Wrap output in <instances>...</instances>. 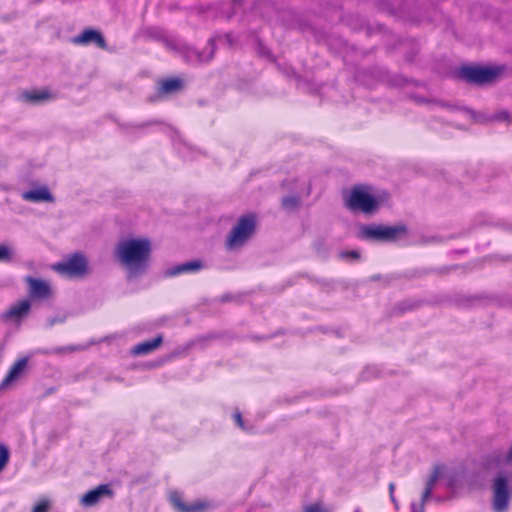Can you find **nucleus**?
Returning a JSON list of instances; mask_svg holds the SVG:
<instances>
[{
	"label": "nucleus",
	"mask_w": 512,
	"mask_h": 512,
	"mask_svg": "<svg viewBox=\"0 0 512 512\" xmlns=\"http://www.w3.org/2000/svg\"><path fill=\"white\" fill-rule=\"evenodd\" d=\"M26 281L29 284V293L32 298L44 299L50 295V286L46 282L33 277H28Z\"/></svg>",
	"instance_id": "dca6fc26"
},
{
	"label": "nucleus",
	"mask_w": 512,
	"mask_h": 512,
	"mask_svg": "<svg viewBox=\"0 0 512 512\" xmlns=\"http://www.w3.org/2000/svg\"><path fill=\"white\" fill-rule=\"evenodd\" d=\"M233 419L235 421V424L240 427L242 430H247V427L245 426L244 420L242 418V415L239 411H236L233 414Z\"/></svg>",
	"instance_id": "c756f323"
},
{
	"label": "nucleus",
	"mask_w": 512,
	"mask_h": 512,
	"mask_svg": "<svg viewBox=\"0 0 512 512\" xmlns=\"http://www.w3.org/2000/svg\"><path fill=\"white\" fill-rule=\"evenodd\" d=\"M150 253L151 242L147 238L123 239L117 244L115 250L116 257L127 270L129 278L144 273Z\"/></svg>",
	"instance_id": "f257e3e1"
},
{
	"label": "nucleus",
	"mask_w": 512,
	"mask_h": 512,
	"mask_svg": "<svg viewBox=\"0 0 512 512\" xmlns=\"http://www.w3.org/2000/svg\"><path fill=\"white\" fill-rule=\"evenodd\" d=\"M417 100H418L419 102H424V99H422V98H419V99H417Z\"/></svg>",
	"instance_id": "a19ab883"
},
{
	"label": "nucleus",
	"mask_w": 512,
	"mask_h": 512,
	"mask_svg": "<svg viewBox=\"0 0 512 512\" xmlns=\"http://www.w3.org/2000/svg\"><path fill=\"white\" fill-rule=\"evenodd\" d=\"M10 452L6 445L0 444V472L5 468L9 461Z\"/></svg>",
	"instance_id": "b1692460"
},
{
	"label": "nucleus",
	"mask_w": 512,
	"mask_h": 512,
	"mask_svg": "<svg viewBox=\"0 0 512 512\" xmlns=\"http://www.w3.org/2000/svg\"><path fill=\"white\" fill-rule=\"evenodd\" d=\"M344 202L349 211L367 217L375 215L381 207V201L360 186H354L349 194L344 196Z\"/></svg>",
	"instance_id": "20e7f679"
},
{
	"label": "nucleus",
	"mask_w": 512,
	"mask_h": 512,
	"mask_svg": "<svg viewBox=\"0 0 512 512\" xmlns=\"http://www.w3.org/2000/svg\"><path fill=\"white\" fill-rule=\"evenodd\" d=\"M301 204V198L298 195H287L281 199V206L288 212L296 211Z\"/></svg>",
	"instance_id": "4be33fe9"
},
{
	"label": "nucleus",
	"mask_w": 512,
	"mask_h": 512,
	"mask_svg": "<svg viewBox=\"0 0 512 512\" xmlns=\"http://www.w3.org/2000/svg\"><path fill=\"white\" fill-rule=\"evenodd\" d=\"M163 341L162 336H157L153 339L143 341L137 345H135L131 352L134 356H141L150 354L152 351L157 349Z\"/></svg>",
	"instance_id": "a211bd4d"
},
{
	"label": "nucleus",
	"mask_w": 512,
	"mask_h": 512,
	"mask_svg": "<svg viewBox=\"0 0 512 512\" xmlns=\"http://www.w3.org/2000/svg\"><path fill=\"white\" fill-rule=\"evenodd\" d=\"M390 2V0H387ZM405 0H391V4L394 8H400Z\"/></svg>",
	"instance_id": "e433bc0d"
},
{
	"label": "nucleus",
	"mask_w": 512,
	"mask_h": 512,
	"mask_svg": "<svg viewBox=\"0 0 512 512\" xmlns=\"http://www.w3.org/2000/svg\"><path fill=\"white\" fill-rule=\"evenodd\" d=\"M24 100L30 103H41L52 98L47 90L26 91L22 94Z\"/></svg>",
	"instance_id": "aec40b11"
},
{
	"label": "nucleus",
	"mask_w": 512,
	"mask_h": 512,
	"mask_svg": "<svg viewBox=\"0 0 512 512\" xmlns=\"http://www.w3.org/2000/svg\"><path fill=\"white\" fill-rule=\"evenodd\" d=\"M510 118H511V116L507 111L499 112L493 116V119H495V120L507 121V122L510 121Z\"/></svg>",
	"instance_id": "7c9ffc66"
},
{
	"label": "nucleus",
	"mask_w": 512,
	"mask_h": 512,
	"mask_svg": "<svg viewBox=\"0 0 512 512\" xmlns=\"http://www.w3.org/2000/svg\"><path fill=\"white\" fill-rule=\"evenodd\" d=\"M357 237L369 242H397L403 244H426L442 241V238L436 236L422 240L411 239L407 226H363L357 233Z\"/></svg>",
	"instance_id": "f03ea898"
},
{
	"label": "nucleus",
	"mask_w": 512,
	"mask_h": 512,
	"mask_svg": "<svg viewBox=\"0 0 512 512\" xmlns=\"http://www.w3.org/2000/svg\"><path fill=\"white\" fill-rule=\"evenodd\" d=\"M171 503L179 512H203L209 506L205 501L197 500L192 503H185L182 496L174 492L170 496Z\"/></svg>",
	"instance_id": "ddd939ff"
},
{
	"label": "nucleus",
	"mask_w": 512,
	"mask_h": 512,
	"mask_svg": "<svg viewBox=\"0 0 512 512\" xmlns=\"http://www.w3.org/2000/svg\"><path fill=\"white\" fill-rule=\"evenodd\" d=\"M340 257L344 259L349 260H357L360 257V254L358 251L352 250V251H342L340 252Z\"/></svg>",
	"instance_id": "cd10ccee"
},
{
	"label": "nucleus",
	"mask_w": 512,
	"mask_h": 512,
	"mask_svg": "<svg viewBox=\"0 0 512 512\" xmlns=\"http://www.w3.org/2000/svg\"><path fill=\"white\" fill-rule=\"evenodd\" d=\"M505 66H484L480 64H465L460 66L455 76L472 85L483 86L493 83L504 71Z\"/></svg>",
	"instance_id": "7ed1b4c3"
},
{
	"label": "nucleus",
	"mask_w": 512,
	"mask_h": 512,
	"mask_svg": "<svg viewBox=\"0 0 512 512\" xmlns=\"http://www.w3.org/2000/svg\"><path fill=\"white\" fill-rule=\"evenodd\" d=\"M28 364L27 358H21L17 360L12 367L9 369L8 373L6 374L5 378L2 380L0 384V388H6L16 380L20 378V376L25 371Z\"/></svg>",
	"instance_id": "2eb2a0df"
},
{
	"label": "nucleus",
	"mask_w": 512,
	"mask_h": 512,
	"mask_svg": "<svg viewBox=\"0 0 512 512\" xmlns=\"http://www.w3.org/2000/svg\"><path fill=\"white\" fill-rule=\"evenodd\" d=\"M202 268V263L200 261H190L186 263H182L170 268L166 274L168 276H176L183 273H191L199 271Z\"/></svg>",
	"instance_id": "6ab92c4d"
},
{
	"label": "nucleus",
	"mask_w": 512,
	"mask_h": 512,
	"mask_svg": "<svg viewBox=\"0 0 512 512\" xmlns=\"http://www.w3.org/2000/svg\"><path fill=\"white\" fill-rule=\"evenodd\" d=\"M113 490L109 484H101L96 488L89 490L80 498V504L83 507H93L100 502L102 498H112Z\"/></svg>",
	"instance_id": "9b49d317"
},
{
	"label": "nucleus",
	"mask_w": 512,
	"mask_h": 512,
	"mask_svg": "<svg viewBox=\"0 0 512 512\" xmlns=\"http://www.w3.org/2000/svg\"><path fill=\"white\" fill-rule=\"evenodd\" d=\"M354 512H362L361 509L359 507H357Z\"/></svg>",
	"instance_id": "ea45409f"
},
{
	"label": "nucleus",
	"mask_w": 512,
	"mask_h": 512,
	"mask_svg": "<svg viewBox=\"0 0 512 512\" xmlns=\"http://www.w3.org/2000/svg\"><path fill=\"white\" fill-rule=\"evenodd\" d=\"M394 490H395V484L393 482H391L389 484V494L393 495L394 494Z\"/></svg>",
	"instance_id": "4c0bfd02"
},
{
	"label": "nucleus",
	"mask_w": 512,
	"mask_h": 512,
	"mask_svg": "<svg viewBox=\"0 0 512 512\" xmlns=\"http://www.w3.org/2000/svg\"><path fill=\"white\" fill-rule=\"evenodd\" d=\"M11 260V251L5 245H0V262H9Z\"/></svg>",
	"instance_id": "393cba45"
},
{
	"label": "nucleus",
	"mask_w": 512,
	"mask_h": 512,
	"mask_svg": "<svg viewBox=\"0 0 512 512\" xmlns=\"http://www.w3.org/2000/svg\"><path fill=\"white\" fill-rule=\"evenodd\" d=\"M302 512H329L324 509L320 503L310 504L304 507Z\"/></svg>",
	"instance_id": "a878e982"
},
{
	"label": "nucleus",
	"mask_w": 512,
	"mask_h": 512,
	"mask_svg": "<svg viewBox=\"0 0 512 512\" xmlns=\"http://www.w3.org/2000/svg\"><path fill=\"white\" fill-rule=\"evenodd\" d=\"M257 226H233L228 234L225 247L228 251L238 250L255 234Z\"/></svg>",
	"instance_id": "6e6552de"
},
{
	"label": "nucleus",
	"mask_w": 512,
	"mask_h": 512,
	"mask_svg": "<svg viewBox=\"0 0 512 512\" xmlns=\"http://www.w3.org/2000/svg\"><path fill=\"white\" fill-rule=\"evenodd\" d=\"M184 82L180 78H166L159 82V87L155 95L149 97L150 102H155L161 97L176 94L183 89Z\"/></svg>",
	"instance_id": "f8f14e48"
},
{
	"label": "nucleus",
	"mask_w": 512,
	"mask_h": 512,
	"mask_svg": "<svg viewBox=\"0 0 512 512\" xmlns=\"http://www.w3.org/2000/svg\"><path fill=\"white\" fill-rule=\"evenodd\" d=\"M87 267L86 257L80 253H75L67 260L57 263L54 269L64 275L79 277L87 272Z\"/></svg>",
	"instance_id": "0eeeda50"
},
{
	"label": "nucleus",
	"mask_w": 512,
	"mask_h": 512,
	"mask_svg": "<svg viewBox=\"0 0 512 512\" xmlns=\"http://www.w3.org/2000/svg\"><path fill=\"white\" fill-rule=\"evenodd\" d=\"M257 51L261 56L271 57L270 51L261 42L258 43Z\"/></svg>",
	"instance_id": "473e14b6"
},
{
	"label": "nucleus",
	"mask_w": 512,
	"mask_h": 512,
	"mask_svg": "<svg viewBox=\"0 0 512 512\" xmlns=\"http://www.w3.org/2000/svg\"><path fill=\"white\" fill-rule=\"evenodd\" d=\"M65 321V318L64 317H54V318H50L48 320V323H47V327L48 328H51L52 326H54L56 323H62Z\"/></svg>",
	"instance_id": "72a5a7b5"
},
{
	"label": "nucleus",
	"mask_w": 512,
	"mask_h": 512,
	"mask_svg": "<svg viewBox=\"0 0 512 512\" xmlns=\"http://www.w3.org/2000/svg\"><path fill=\"white\" fill-rule=\"evenodd\" d=\"M71 42L75 45L87 46L94 44L100 49L107 50V42L101 31L94 28H85L80 34L71 38Z\"/></svg>",
	"instance_id": "1a4fd4ad"
},
{
	"label": "nucleus",
	"mask_w": 512,
	"mask_h": 512,
	"mask_svg": "<svg viewBox=\"0 0 512 512\" xmlns=\"http://www.w3.org/2000/svg\"><path fill=\"white\" fill-rule=\"evenodd\" d=\"M49 506V501L42 500L33 507L32 512H48Z\"/></svg>",
	"instance_id": "bb28decb"
},
{
	"label": "nucleus",
	"mask_w": 512,
	"mask_h": 512,
	"mask_svg": "<svg viewBox=\"0 0 512 512\" xmlns=\"http://www.w3.org/2000/svg\"><path fill=\"white\" fill-rule=\"evenodd\" d=\"M216 41H224L229 47L234 44L233 36L231 33H226L223 36H214Z\"/></svg>",
	"instance_id": "c85d7f7f"
},
{
	"label": "nucleus",
	"mask_w": 512,
	"mask_h": 512,
	"mask_svg": "<svg viewBox=\"0 0 512 512\" xmlns=\"http://www.w3.org/2000/svg\"><path fill=\"white\" fill-rule=\"evenodd\" d=\"M23 199L29 202H52L54 197L46 186L31 189L23 193Z\"/></svg>",
	"instance_id": "f3484780"
},
{
	"label": "nucleus",
	"mask_w": 512,
	"mask_h": 512,
	"mask_svg": "<svg viewBox=\"0 0 512 512\" xmlns=\"http://www.w3.org/2000/svg\"><path fill=\"white\" fill-rule=\"evenodd\" d=\"M374 374V368H370L368 367L367 369H365L362 373V378L363 379H369L371 377V375Z\"/></svg>",
	"instance_id": "c9c22d12"
},
{
	"label": "nucleus",
	"mask_w": 512,
	"mask_h": 512,
	"mask_svg": "<svg viewBox=\"0 0 512 512\" xmlns=\"http://www.w3.org/2000/svg\"><path fill=\"white\" fill-rule=\"evenodd\" d=\"M494 460L497 464L511 462L512 461V446L510 447L508 452L503 451H495Z\"/></svg>",
	"instance_id": "5701e85b"
},
{
	"label": "nucleus",
	"mask_w": 512,
	"mask_h": 512,
	"mask_svg": "<svg viewBox=\"0 0 512 512\" xmlns=\"http://www.w3.org/2000/svg\"><path fill=\"white\" fill-rule=\"evenodd\" d=\"M242 0H232V15H235L238 11V8L241 6Z\"/></svg>",
	"instance_id": "f704fd0d"
},
{
	"label": "nucleus",
	"mask_w": 512,
	"mask_h": 512,
	"mask_svg": "<svg viewBox=\"0 0 512 512\" xmlns=\"http://www.w3.org/2000/svg\"><path fill=\"white\" fill-rule=\"evenodd\" d=\"M158 123H159V121H157V120H150V121H146V122H141V123H138V124L130 125L129 127L137 128V129H142V128L148 127L150 125L158 124Z\"/></svg>",
	"instance_id": "2f4dec72"
},
{
	"label": "nucleus",
	"mask_w": 512,
	"mask_h": 512,
	"mask_svg": "<svg viewBox=\"0 0 512 512\" xmlns=\"http://www.w3.org/2000/svg\"><path fill=\"white\" fill-rule=\"evenodd\" d=\"M443 471V466L435 465L433 467L432 473L427 479L425 483V489L422 493L421 499L419 503L412 502L411 503V512H425V503L431 497L432 491L434 489L435 484L439 480Z\"/></svg>",
	"instance_id": "9d476101"
},
{
	"label": "nucleus",
	"mask_w": 512,
	"mask_h": 512,
	"mask_svg": "<svg viewBox=\"0 0 512 512\" xmlns=\"http://www.w3.org/2000/svg\"><path fill=\"white\" fill-rule=\"evenodd\" d=\"M512 493L505 476H497L492 484L491 509L493 512H508Z\"/></svg>",
	"instance_id": "39448f33"
},
{
	"label": "nucleus",
	"mask_w": 512,
	"mask_h": 512,
	"mask_svg": "<svg viewBox=\"0 0 512 512\" xmlns=\"http://www.w3.org/2000/svg\"><path fill=\"white\" fill-rule=\"evenodd\" d=\"M390 499L393 502V504L395 505V507L398 508V503H397V500H396L394 494L390 495Z\"/></svg>",
	"instance_id": "58836bf2"
},
{
	"label": "nucleus",
	"mask_w": 512,
	"mask_h": 512,
	"mask_svg": "<svg viewBox=\"0 0 512 512\" xmlns=\"http://www.w3.org/2000/svg\"><path fill=\"white\" fill-rule=\"evenodd\" d=\"M220 221H225L230 224H256L257 223V215L255 213H247L243 214L238 218H234L233 216L223 217Z\"/></svg>",
	"instance_id": "412c9836"
},
{
	"label": "nucleus",
	"mask_w": 512,
	"mask_h": 512,
	"mask_svg": "<svg viewBox=\"0 0 512 512\" xmlns=\"http://www.w3.org/2000/svg\"><path fill=\"white\" fill-rule=\"evenodd\" d=\"M31 309L29 300H22L19 303L12 305L7 311L2 314V319L6 321L15 320L20 321L24 318Z\"/></svg>",
	"instance_id": "4468645a"
},
{
	"label": "nucleus",
	"mask_w": 512,
	"mask_h": 512,
	"mask_svg": "<svg viewBox=\"0 0 512 512\" xmlns=\"http://www.w3.org/2000/svg\"><path fill=\"white\" fill-rule=\"evenodd\" d=\"M216 38L211 37L207 42V47L202 50L183 44L180 48L182 57L187 63L198 65L210 62L216 52Z\"/></svg>",
	"instance_id": "423d86ee"
}]
</instances>
